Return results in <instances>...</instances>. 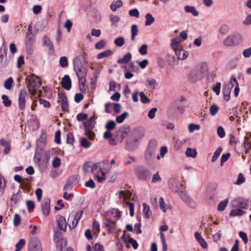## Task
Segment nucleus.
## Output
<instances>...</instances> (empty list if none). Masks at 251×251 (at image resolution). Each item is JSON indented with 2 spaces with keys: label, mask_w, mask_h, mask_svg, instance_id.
Here are the masks:
<instances>
[{
  "label": "nucleus",
  "mask_w": 251,
  "mask_h": 251,
  "mask_svg": "<svg viewBox=\"0 0 251 251\" xmlns=\"http://www.w3.org/2000/svg\"><path fill=\"white\" fill-rule=\"evenodd\" d=\"M188 129L190 132H193L195 130H199L200 126L199 125L190 124L188 126Z\"/></svg>",
  "instance_id": "obj_55"
},
{
  "label": "nucleus",
  "mask_w": 251,
  "mask_h": 251,
  "mask_svg": "<svg viewBox=\"0 0 251 251\" xmlns=\"http://www.w3.org/2000/svg\"><path fill=\"white\" fill-rule=\"evenodd\" d=\"M131 54L130 52H128L123 58L118 59L117 63L119 64H126L131 60Z\"/></svg>",
  "instance_id": "obj_26"
},
{
  "label": "nucleus",
  "mask_w": 251,
  "mask_h": 251,
  "mask_svg": "<svg viewBox=\"0 0 251 251\" xmlns=\"http://www.w3.org/2000/svg\"><path fill=\"white\" fill-rule=\"evenodd\" d=\"M145 19L146 21L145 24L146 26L151 25L155 21L154 18L149 13L145 15Z\"/></svg>",
  "instance_id": "obj_33"
},
{
  "label": "nucleus",
  "mask_w": 251,
  "mask_h": 251,
  "mask_svg": "<svg viewBox=\"0 0 251 251\" xmlns=\"http://www.w3.org/2000/svg\"><path fill=\"white\" fill-rule=\"evenodd\" d=\"M95 125V124L92 122L91 123L88 121H87L84 124L85 134L91 140L94 139L95 137V134L94 132L92 131Z\"/></svg>",
  "instance_id": "obj_13"
},
{
  "label": "nucleus",
  "mask_w": 251,
  "mask_h": 251,
  "mask_svg": "<svg viewBox=\"0 0 251 251\" xmlns=\"http://www.w3.org/2000/svg\"><path fill=\"white\" fill-rule=\"evenodd\" d=\"M222 151V148L221 147H218L215 151L214 152L213 155L212 156L211 161L214 162L219 157L221 152Z\"/></svg>",
  "instance_id": "obj_40"
},
{
  "label": "nucleus",
  "mask_w": 251,
  "mask_h": 251,
  "mask_svg": "<svg viewBox=\"0 0 251 251\" xmlns=\"http://www.w3.org/2000/svg\"><path fill=\"white\" fill-rule=\"evenodd\" d=\"M203 68L201 66H197L194 68L188 76V80L191 83L201 80L203 76Z\"/></svg>",
  "instance_id": "obj_3"
},
{
  "label": "nucleus",
  "mask_w": 251,
  "mask_h": 251,
  "mask_svg": "<svg viewBox=\"0 0 251 251\" xmlns=\"http://www.w3.org/2000/svg\"><path fill=\"white\" fill-rule=\"evenodd\" d=\"M28 98V95L26 90L21 89L20 90L18 98V107L20 110H24L25 108L26 99Z\"/></svg>",
  "instance_id": "obj_10"
},
{
  "label": "nucleus",
  "mask_w": 251,
  "mask_h": 251,
  "mask_svg": "<svg viewBox=\"0 0 251 251\" xmlns=\"http://www.w3.org/2000/svg\"><path fill=\"white\" fill-rule=\"evenodd\" d=\"M5 179L0 173V196L3 194L5 190Z\"/></svg>",
  "instance_id": "obj_36"
},
{
  "label": "nucleus",
  "mask_w": 251,
  "mask_h": 251,
  "mask_svg": "<svg viewBox=\"0 0 251 251\" xmlns=\"http://www.w3.org/2000/svg\"><path fill=\"white\" fill-rule=\"evenodd\" d=\"M61 85L66 90H69L71 88L72 82L70 76L68 75H65L62 79Z\"/></svg>",
  "instance_id": "obj_21"
},
{
  "label": "nucleus",
  "mask_w": 251,
  "mask_h": 251,
  "mask_svg": "<svg viewBox=\"0 0 251 251\" xmlns=\"http://www.w3.org/2000/svg\"><path fill=\"white\" fill-rule=\"evenodd\" d=\"M116 127V123L114 121H109L105 125V128L107 130H112Z\"/></svg>",
  "instance_id": "obj_50"
},
{
  "label": "nucleus",
  "mask_w": 251,
  "mask_h": 251,
  "mask_svg": "<svg viewBox=\"0 0 251 251\" xmlns=\"http://www.w3.org/2000/svg\"><path fill=\"white\" fill-rule=\"evenodd\" d=\"M138 32V29L137 26L136 25H132L131 27V40L134 41L135 40V36L137 35Z\"/></svg>",
  "instance_id": "obj_35"
},
{
  "label": "nucleus",
  "mask_w": 251,
  "mask_h": 251,
  "mask_svg": "<svg viewBox=\"0 0 251 251\" xmlns=\"http://www.w3.org/2000/svg\"><path fill=\"white\" fill-rule=\"evenodd\" d=\"M250 203L249 200L240 198L234 200L232 201V205L233 207L239 208L241 209H247L249 207Z\"/></svg>",
  "instance_id": "obj_11"
},
{
  "label": "nucleus",
  "mask_w": 251,
  "mask_h": 251,
  "mask_svg": "<svg viewBox=\"0 0 251 251\" xmlns=\"http://www.w3.org/2000/svg\"><path fill=\"white\" fill-rule=\"evenodd\" d=\"M116 221L108 217H105L103 221V226L109 232H113L115 229Z\"/></svg>",
  "instance_id": "obj_15"
},
{
  "label": "nucleus",
  "mask_w": 251,
  "mask_h": 251,
  "mask_svg": "<svg viewBox=\"0 0 251 251\" xmlns=\"http://www.w3.org/2000/svg\"><path fill=\"white\" fill-rule=\"evenodd\" d=\"M128 116V113L127 112H124L122 114L118 116L116 118V121L118 123H122L125 119Z\"/></svg>",
  "instance_id": "obj_41"
},
{
  "label": "nucleus",
  "mask_w": 251,
  "mask_h": 251,
  "mask_svg": "<svg viewBox=\"0 0 251 251\" xmlns=\"http://www.w3.org/2000/svg\"><path fill=\"white\" fill-rule=\"evenodd\" d=\"M74 141V136L73 133L69 132L67 135V143L73 145Z\"/></svg>",
  "instance_id": "obj_59"
},
{
  "label": "nucleus",
  "mask_w": 251,
  "mask_h": 251,
  "mask_svg": "<svg viewBox=\"0 0 251 251\" xmlns=\"http://www.w3.org/2000/svg\"><path fill=\"white\" fill-rule=\"evenodd\" d=\"M59 64L62 68H66L68 66V61L66 56H62L60 58Z\"/></svg>",
  "instance_id": "obj_48"
},
{
  "label": "nucleus",
  "mask_w": 251,
  "mask_h": 251,
  "mask_svg": "<svg viewBox=\"0 0 251 251\" xmlns=\"http://www.w3.org/2000/svg\"><path fill=\"white\" fill-rule=\"evenodd\" d=\"M230 156V153H226L225 154H223L222 155L221 158V165L223 166L224 163L226 162L228 158H229Z\"/></svg>",
  "instance_id": "obj_62"
},
{
  "label": "nucleus",
  "mask_w": 251,
  "mask_h": 251,
  "mask_svg": "<svg viewBox=\"0 0 251 251\" xmlns=\"http://www.w3.org/2000/svg\"><path fill=\"white\" fill-rule=\"evenodd\" d=\"M140 97V100L142 103L146 104L150 102V100L148 98L143 92H141L139 94Z\"/></svg>",
  "instance_id": "obj_45"
},
{
  "label": "nucleus",
  "mask_w": 251,
  "mask_h": 251,
  "mask_svg": "<svg viewBox=\"0 0 251 251\" xmlns=\"http://www.w3.org/2000/svg\"><path fill=\"white\" fill-rule=\"evenodd\" d=\"M185 110V107L180 103L178 100H174L170 105L168 112L172 115L178 113L182 114Z\"/></svg>",
  "instance_id": "obj_6"
},
{
  "label": "nucleus",
  "mask_w": 251,
  "mask_h": 251,
  "mask_svg": "<svg viewBox=\"0 0 251 251\" xmlns=\"http://www.w3.org/2000/svg\"><path fill=\"white\" fill-rule=\"evenodd\" d=\"M242 41V35L238 33H235L226 37L224 40V44L226 46H235L240 44Z\"/></svg>",
  "instance_id": "obj_4"
},
{
  "label": "nucleus",
  "mask_w": 251,
  "mask_h": 251,
  "mask_svg": "<svg viewBox=\"0 0 251 251\" xmlns=\"http://www.w3.org/2000/svg\"><path fill=\"white\" fill-rule=\"evenodd\" d=\"M245 181V178L242 173H239L237 180L234 183V184L240 185Z\"/></svg>",
  "instance_id": "obj_49"
},
{
  "label": "nucleus",
  "mask_w": 251,
  "mask_h": 251,
  "mask_svg": "<svg viewBox=\"0 0 251 251\" xmlns=\"http://www.w3.org/2000/svg\"><path fill=\"white\" fill-rule=\"evenodd\" d=\"M139 53L143 55H146L148 53V46L146 44L142 45L139 49Z\"/></svg>",
  "instance_id": "obj_54"
},
{
  "label": "nucleus",
  "mask_w": 251,
  "mask_h": 251,
  "mask_svg": "<svg viewBox=\"0 0 251 251\" xmlns=\"http://www.w3.org/2000/svg\"><path fill=\"white\" fill-rule=\"evenodd\" d=\"M136 174L138 179L143 181L150 180L151 175L150 170L143 166L136 168Z\"/></svg>",
  "instance_id": "obj_7"
},
{
  "label": "nucleus",
  "mask_w": 251,
  "mask_h": 251,
  "mask_svg": "<svg viewBox=\"0 0 251 251\" xmlns=\"http://www.w3.org/2000/svg\"><path fill=\"white\" fill-rule=\"evenodd\" d=\"M105 45H106L105 41L104 40H101L95 44V48L97 49H99V50L102 49L104 47Z\"/></svg>",
  "instance_id": "obj_58"
},
{
  "label": "nucleus",
  "mask_w": 251,
  "mask_h": 251,
  "mask_svg": "<svg viewBox=\"0 0 251 251\" xmlns=\"http://www.w3.org/2000/svg\"><path fill=\"white\" fill-rule=\"evenodd\" d=\"M43 41L44 45H46L49 49L50 53H53L54 52V47L50 39L46 36L43 37Z\"/></svg>",
  "instance_id": "obj_24"
},
{
  "label": "nucleus",
  "mask_w": 251,
  "mask_h": 251,
  "mask_svg": "<svg viewBox=\"0 0 251 251\" xmlns=\"http://www.w3.org/2000/svg\"><path fill=\"white\" fill-rule=\"evenodd\" d=\"M25 241L24 239H21L19 242L16 244V250L15 251H20L21 249L25 245Z\"/></svg>",
  "instance_id": "obj_42"
},
{
  "label": "nucleus",
  "mask_w": 251,
  "mask_h": 251,
  "mask_svg": "<svg viewBox=\"0 0 251 251\" xmlns=\"http://www.w3.org/2000/svg\"><path fill=\"white\" fill-rule=\"evenodd\" d=\"M195 237L202 248L205 249L207 247V243L205 240L202 237L200 233L198 232H195Z\"/></svg>",
  "instance_id": "obj_25"
},
{
  "label": "nucleus",
  "mask_w": 251,
  "mask_h": 251,
  "mask_svg": "<svg viewBox=\"0 0 251 251\" xmlns=\"http://www.w3.org/2000/svg\"><path fill=\"white\" fill-rule=\"evenodd\" d=\"M28 251H42L41 244L39 239L33 237L29 241Z\"/></svg>",
  "instance_id": "obj_9"
},
{
  "label": "nucleus",
  "mask_w": 251,
  "mask_h": 251,
  "mask_svg": "<svg viewBox=\"0 0 251 251\" xmlns=\"http://www.w3.org/2000/svg\"><path fill=\"white\" fill-rule=\"evenodd\" d=\"M243 145L244 149L246 151L250 150L251 148V142L249 141V139L247 137H245Z\"/></svg>",
  "instance_id": "obj_63"
},
{
  "label": "nucleus",
  "mask_w": 251,
  "mask_h": 251,
  "mask_svg": "<svg viewBox=\"0 0 251 251\" xmlns=\"http://www.w3.org/2000/svg\"><path fill=\"white\" fill-rule=\"evenodd\" d=\"M229 85V87L232 89L234 85H237V84H238V82L235 77V76L233 75H231L229 83H227Z\"/></svg>",
  "instance_id": "obj_53"
},
{
  "label": "nucleus",
  "mask_w": 251,
  "mask_h": 251,
  "mask_svg": "<svg viewBox=\"0 0 251 251\" xmlns=\"http://www.w3.org/2000/svg\"><path fill=\"white\" fill-rule=\"evenodd\" d=\"M63 239L62 233L61 231H54V235H53V240L54 242L56 244L60 243V241Z\"/></svg>",
  "instance_id": "obj_31"
},
{
  "label": "nucleus",
  "mask_w": 251,
  "mask_h": 251,
  "mask_svg": "<svg viewBox=\"0 0 251 251\" xmlns=\"http://www.w3.org/2000/svg\"><path fill=\"white\" fill-rule=\"evenodd\" d=\"M112 51L110 50H104V51L99 53L97 55V58L98 59H100L104 57L110 56V55L112 54Z\"/></svg>",
  "instance_id": "obj_37"
},
{
  "label": "nucleus",
  "mask_w": 251,
  "mask_h": 251,
  "mask_svg": "<svg viewBox=\"0 0 251 251\" xmlns=\"http://www.w3.org/2000/svg\"><path fill=\"white\" fill-rule=\"evenodd\" d=\"M82 214V211H79L75 215H70L69 216L68 222H69L68 225L70 228H75Z\"/></svg>",
  "instance_id": "obj_8"
},
{
  "label": "nucleus",
  "mask_w": 251,
  "mask_h": 251,
  "mask_svg": "<svg viewBox=\"0 0 251 251\" xmlns=\"http://www.w3.org/2000/svg\"><path fill=\"white\" fill-rule=\"evenodd\" d=\"M56 218L59 228L64 231H66L67 224L65 217L59 215Z\"/></svg>",
  "instance_id": "obj_23"
},
{
  "label": "nucleus",
  "mask_w": 251,
  "mask_h": 251,
  "mask_svg": "<svg viewBox=\"0 0 251 251\" xmlns=\"http://www.w3.org/2000/svg\"><path fill=\"white\" fill-rule=\"evenodd\" d=\"M92 167V162L85 163L83 167V170L85 173H90Z\"/></svg>",
  "instance_id": "obj_57"
},
{
  "label": "nucleus",
  "mask_w": 251,
  "mask_h": 251,
  "mask_svg": "<svg viewBox=\"0 0 251 251\" xmlns=\"http://www.w3.org/2000/svg\"><path fill=\"white\" fill-rule=\"evenodd\" d=\"M219 107L216 104H212L210 107V113L212 116H214L217 113Z\"/></svg>",
  "instance_id": "obj_56"
},
{
  "label": "nucleus",
  "mask_w": 251,
  "mask_h": 251,
  "mask_svg": "<svg viewBox=\"0 0 251 251\" xmlns=\"http://www.w3.org/2000/svg\"><path fill=\"white\" fill-rule=\"evenodd\" d=\"M26 80L28 82L27 85L29 92L31 95L35 96L37 95V90L41 85L39 78L32 74L28 75Z\"/></svg>",
  "instance_id": "obj_1"
},
{
  "label": "nucleus",
  "mask_w": 251,
  "mask_h": 251,
  "mask_svg": "<svg viewBox=\"0 0 251 251\" xmlns=\"http://www.w3.org/2000/svg\"><path fill=\"white\" fill-rule=\"evenodd\" d=\"M169 188L173 192L178 193L183 189V186L176 179H172L169 181Z\"/></svg>",
  "instance_id": "obj_17"
},
{
  "label": "nucleus",
  "mask_w": 251,
  "mask_h": 251,
  "mask_svg": "<svg viewBox=\"0 0 251 251\" xmlns=\"http://www.w3.org/2000/svg\"><path fill=\"white\" fill-rule=\"evenodd\" d=\"M157 142L155 140H151L149 143L145 154V158L147 164L151 165L153 163L155 158V150L157 147Z\"/></svg>",
  "instance_id": "obj_2"
},
{
  "label": "nucleus",
  "mask_w": 251,
  "mask_h": 251,
  "mask_svg": "<svg viewBox=\"0 0 251 251\" xmlns=\"http://www.w3.org/2000/svg\"><path fill=\"white\" fill-rule=\"evenodd\" d=\"M1 99L2 100V103L5 107H9L11 105V101L7 96L5 95H2Z\"/></svg>",
  "instance_id": "obj_43"
},
{
  "label": "nucleus",
  "mask_w": 251,
  "mask_h": 251,
  "mask_svg": "<svg viewBox=\"0 0 251 251\" xmlns=\"http://www.w3.org/2000/svg\"><path fill=\"white\" fill-rule=\"evenodd\" d=\"M186 155L188 157L194 158L197 155V151L195 149L188 148L186 151Z\"/></svg>",
  "instance_id": "obj_39"
},
{
  "label": "nucleus",
  "mask_w": 251,
  "mask_h": 251,
  "mask_svg": "<svg viewBox=\"0 0 251 251\" xmlns=\"http://www.w3.org/2000/svg\"><path fill=\"white\" fill-rule=\"evenodd\" d=\"M114 43L118 47H122L125 44V39L122 37H120L116 38L114 41Z\"/></svg>",
  "instance_id": "obj_52"
},
{
  "label": "nucleus",
  "mask_w": 251,
  "mask_h": 251,
  "mask_svg": "<svg viewBox=\"0 0 251 251\" xmlns=\"http://www.w3.org/2000/svg\"><path fill=\"white\" fill-rule=\"evenodd\" d=\"M180 197L182 200L186 203L188 206L191 208H194L196 207V203L187 194L184 193H181L180 194Z\"/></svg>",
  "instance_id": "obj_16"
},
{
  "label": "nucleus",
  "mask_w": 251,
  "mask_h": 251,
  "mask_svg": "<svg viewBox=\"0 0 251 251\" xmlns=\"http://www.w3.org/2000/svg\"><path fill=\"white\" fill-rule=\"evenodd\" d=\"M143 214L145 218L149 219L151 214V212L150 210L149 206L147 205L145 203H143Z\"/></svg>",
  "instance_id": "obj_30"
},
{
  "label": "nucleus",
  "mask_w": 251,
  "mask_h": 251,
  "mask_svg": "<svg viewBox=\"0 0 251 251\" xmlns=\"http://www.w3.org/2000/svg\"><path fill=\"white\" fill-rule=\"evenodd\" d=\"M228 202V199H226L224 201H221L218 205V210L220 211H223L226 208L227 203Z\"/></svg>",
  "instance_id": "obj_38"
},
{
  "label": "nucleus",
  "mask_w": 251,
  "mask_h": 251,
  "mask_svg": "<svg viewBox=\"0 0 251 251\" xmlns=\"http://www.w3.org/2000/svg\"><path fill=\"white\" fill-rule=\"evenodd\" d=\"M41 209L43 214L45 216L49 215L50 210V199H45L41 203Z\"/></svg>",
  "instance_id": "obj_20"
},
{
  "label": "nucleus",
  "mask_w": 251,
  "mask_h": 251,
  "mask_svg": "<svg viewBox=\"0 0 251 251\" xmlns=\"http://www.w3.org/2000/svg\"><path fill=\"white\" fill-rule=\"evenodd\" d=\"M58 102L60 103L61 108L66 112H69L68 103L67 98L64 93L58 94Z\"/></svg>",
  "instance_id": "obj_18"
},
{
  "label": "nucleus",
  "mask_w": 251,
  "mask_h": 251,
  "mask_svg": "<svg viewBox=\"0 0 251 251\" xmlns=\"http://www.w3.org/2000/svg\"><path fill=\"white\" fill-rule=\"evenodd\" d=\"M217 134L221 138H223L225 136V131L222 126H219L218 127Z\"/></svg>",
  "instance_id": "obj_61"
},
{
  "label": "nucleus",
  "mask_w": 251,
  "mask_h": 251,
  "mask_svg": "<svg viewBox=\"0 0 251 251\" xmlns=\"http://www.w3.org/2000/svg\"><path fill=\"white\" fill-rule=\"evenodd\" d=\"M144 135V130L141 128H138L135 129L132 132V135L133 138H141Z\"/></svg>",
  "instance_id": "obj_27"
},
{
  "label": "nucleus",
  "mask_w": 251,
  "mask_h": 251,
  "mask_svg": "<svg viewBox=\"0 0 251 251\" xmlns=\"http://www.w3.org/2000/svg\"><path fill=\"white\" fill-rule=\"evenodd\" d=\"M184 10L186 13H192L194 16H198L199 15V12L194 6L186 5L184 7Z\"/></svg>",
  "instance_id": "obj_29"
},
{
  "label": "nucleus",
  "mask_w": 251,
  "mask_h": 251,
  "mask_svg": "<svg viewBox=\"0 0 251 251\" xmlns=\"http://www.w3.org/2000/svg\"><path fill=\"white\" fill-rule=\"evenodd\" d=\"M130 129L129 126H126L121 128L119 130L116 131L115 136L117 142L119 143L122 142L123 139L130 132Z\"/></svg>",
  "instance_id": "obj_12"
},
{
  "label": "nucleus",
  "mask_w": 251,
  "mask_h": 251,
  "mask_svg": "<svg viewBox=\"0 0 251 251\" xmlns=\"http://www.w3.org/2000/svg\"><path fill=\"white\" fill-rule=\"evenodd\" d=\"M138 139L137 138H134L128 139L126 142V149L129 151H135L138 147Z\"/></svg>",
  "instance_id": "obj_19"
},
{
  "label": "nucleus",
  "mask_w": 251,
  "mask_h": 251,
  "mask_svg": "<svg viewBox=\"0 0 251 251\" xmlns=\"http://www.w3.org/2000/svg\"><path fill=\"white\" fill-rule=\"evenodd\" d=\"M13 83V79L12 77H10L5 80L4 83V86L6 89L10 90L12 87Z\"/></svg>",
  "instance_id": "obj_47"
},
{
  "label": "nucleus",
  "mask_w": 251,
  "mask_h": 251,
  "mask_svg": "<svg viewBox=\"0 0 251 251\" xmlns=\"http://www.w3.org/2000/svg\"><path fill=\"white\" fill-rule=\"evenodd\" d=\"M74 69L78 78H85L87 75L86 70L82 67L81 63H74Z\"/></svg>",
  "instance_id": "obj_14"
},
{
  "label": "nucleus",
  "mask_w": 251,
  "mask_h": 251,
  "mask_svg": "<svg viewBox=\"0 0 251 251\" xmlns=\"http://www.w3.org/2000/svg\"><path fill=\"white\" fill-rule=\"evenodd\" d=\"M231 89L229 87V85L226 83H224L223 86V93L224 95V99L228 101L229 100L230 96V92Z\"/></svg>",
  "instance_id": "obj_22"
},
{
  "label": "nucleus",
  "mask_w": 251,
  "mask_h": 251,
  "mask_svg": "<svg viewBox=\"0 0 251 251\" xmlns=\"http://www.w3.org/2000/svg\"><path fill=\"white\" fill-rule=\"evenodd\" d=\"M88 115L87 114L80 113L76 116V119L78 121L81 122L87 119Z\"/></svg>",
  "instance_id": "obj_64"
},
{
  "label": "nucleus",
  "mask_w": 251,
  "mask_h": 251,
  "mask_svg": "<svg viewBox=\"0 0 251 251\" xmlns=\"http://www.w3.org/2000/svg\"><path fill=\"white\" fill-rule=\"evenodd\" d=\"M246 213L245 211H243L239 208L232 210L229 213L230 217L241 216Z\"/></svg>",
  "instance_id": "obj_28"
},
{
  "label": "nucleus",
  "mask_w": 251,
  "mask_h": 251,
  "mask_svg": "<svg viewBox=\"0 0 251 251\" xmlns=\"http://www.w3.org/2000/svg\"><path fill=\"white\" fill-rule=\"evenodd\" d=\"M166 59L170 65H175L178 63V61H176L175 56L169 53L166 55Z\"/></svg>",
  "instance_id": "obj_32"
},
{
  "label": "nucleus",
  "mask_w": 251,
  "mask_h": 251,
  "mask_svg": "<svg viewBox=\"0 0 251 251\" xmlns=\"http://www.w3.org/2000/svg\"><path fill=\"white\" fill-rule=\"evenodd\" d=\"M123 3L122 0H118L112 2L110 5V8L113 11H115L118 8L123 6Z\"/></svg>",
  "instance_id": "obj_34"
},
{
  "label": "nucleus",
  "mask_w": 251,
  "mask_h": 251,
  "mask_svg": "<svg viewBox=\"0 0 251 251\" xmlns=\"http://www.w3.org/2000/svg\"><path fill=\"white\" fill-rule=\"evenodd\" d=\"M34 159L37 164L41 172H45L47 168L49 159L47 157H43L40 153L35 152Z\"/></svg>",
  "instance_id": "obj_5"
},
{
  "label": "nucleus",
  "mask_w": 251,
  "mask_h": 251,
  "mask_svg": "<svg viewBox=\"0 0 251 251\" xmlns=\"http://www.w3.org/2000/svg\"><path fill=\"white\" fill-rule=\"evenodd\" d=\"M80 145L82 147L87 149L91 146V143L86 138L83 137L81 139Z\"/></svg>",
  "instance_id": "obj_46"
},
{
  "label": "nucleus",
  "mask_w": 251,
  "mask_h": 251,
  "mask_svg": "<svg viewBox=\"0 0 251 251\" xmlns=\"http://www.w3.org/2000/svg\"><path fill=\"white\" fill-rule=\"evenodd\" d=\"M229 30V27L225 24L222 25L219 30V32L225 35L226 34Z\"/></svg>",
  "instance_id": "obj_44"
},
{
  "label": "nucleus",
  "mask_w": 251,
  "mask_h": 251,
  "mask_svg": "<svg viewBox=\"0 0 251 251\" xmlns=\"http://www.w3.org/2000/svg\"><path fill=\"white\" fill-rule=\"evenodd\" d=\"M147 86L150 89L153 90L155 88L156 85H157L156 81L154 79H151V80H148L147 81Z\"/></svg>",
  "instance_id": "obj_51"
},
{
  "label": "nucleus",
  "mask_w": 251,
  "mask_h": 251,
  "mask_svg": "<svg viewBox=\"0 0 251 251\" xmlns=\"http://www.w3.org/2000/svg\"><path fill=\"white\" fill-rule=\"evenodd\" d=\"M27 209L28 211H32L35 208L34 202L32 201H26Z\"/></svg>",
  "instance_id": "obj_60"
}]
</instances>
